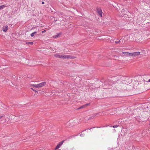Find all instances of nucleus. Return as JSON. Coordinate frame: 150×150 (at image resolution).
<instances>
[{"label":"nucleus","mask_w":150,"mask_h":150,"mask_svg":"<svg viewBox=\"0 0 150 150\" xmlns=\"http://www.w3.org/2000/svg\"><path fill=\"white\" fill-rule=\"evenodd\" d=\"M140 55H145V53L144 51L142 52H134L130 53V57H135L139 56Z\"/></svg>","instance_id":"nucleus-1"},{"label":"nucleus","mask_w":150,"mask_h":150,"mask_svg":"<svg viewBox=\"0 0 150 150\" xmlns=\"http://www.w3.org/2000/svg\"><path fill=\"white\" fill-rule=\"evenodd\" d=\"M60 58L62 59H73L74 58V56L71 55L62 54L60 55Z\"/></svg>","instance_id":"nucleus-2"},{"label":"nucleus","mask_w":150,"mask_h":150,"mask_svg":"<svg viewBox=\"0 0 150 150\" xmlns=\"http://www.w3.org/2000/svg\"><path fill=\"white\" fill-rule=\"evenodd\" d=\"M11 146L10 145L5 146L3 147L2 149H3V150H10L11 149Z\"/></svg>","instance_id":"nucleus-3"},{"label":"nucleus","mask_w":150,"mask_h":150,"mask_svg":"<svg viewBox=\"0 0 150 150\" xmlns=\"http://www.w3.org/2000/svg\"><path fill=\"white\" fill-rule=\"evenodd\" d=\"M46 84V82H42L41 83H40L39 84H38V88H39L40 87H42V86H44Z\"/></svg>","instance_id":"nucleus-4"},{"label":"nucleus","mask_w":150,"mask_h":150,"mask_svg":"<svg viewBox=\"0 0 150 150\" xmlns=\"http://www.w3.org/2000/svg\"><path fill=\"white\" fill-rule=\"evenodd\" d=\"M8 26L6 25L4 26L3 27L2 30L4 32H6L8 29Z\"/></svg>","instance_id":"nucleus-5"},{"label":"nucleus","mask_w":150,"mask_h":150,"mask_svg":"<svg viewBox=\"0 0 150 150\" xmlns=\"http://www.w3.org/2000/svg\"><path fill=\"white\" fill-rule=\"evenodd\" d=\"M122 54H123V56H130V53L126 52H122Z\"/></svg>","instance_id":"nucleus-6"},{"label":"nucleus","mask_w":150,"mask_h":150,"mask_svg":"<svg viewBox=\"0 0 150 150\" xmlns=\"http://www.w3.org/2000/svg\"><path fill=\"white\" fill-rule=\"evenodd\" d=\"M97 12L98 14L100 15V16L102 17V10H100L98 9Z\"/></svg>","instance_id":"nucleus-7"},{"label":"nucleus","mask_w":150,"mask_h":150,"mask_svg":"<svg viewBox=\"0 0 150 150\" xmlns=\"http://www.w3.org/2000/svg\"><path fill=\"white\" fill-rule=\"evenodd\" d=\"M61 34V33H59L58 34L54 36L53 37L54 38H57L59 37L60 35Z\"/></svg>","instance_id":"nucleus-8"},{"label":"nucleus","mask_w":150,"mask_h":150,"mask_svg":"<svg viewBox=\"0 0 150 150\" xmlns=\"http://www.w3.org/2000/svg\"><path fill=\"white\" fill-rule=\"evenodd\" d=\"M36 33H37L36 32H34L32 33L30 35L31 37H33L35 35V34H36Z\"/></svg>","instance_id":"nucleus-9"},{"label":"nucleus","mask_w":150,"mask_h":150,"mask_svg":"<svg viewBox=\"0 0 150 150\" xmlns=\"http://www.w3.org/2000/svg\"><path fill=\"white\" fill-rule=\"evenodd\" d=\"M54 55L56 57L60 58V55H59L58 54H54Z\"/></svg>","instance_id":"nucleus-10"},{"label":"nucleus","mask_w":150,"mask_h":150,"mask_svg":"<svg viewBox=\"0 0 150 150\" xmlns=\"http://www.w3.org/2000/svg\"><path fill=\"white\" fill-rule=\"evenodd\" d=\"M64 141V140H63L62 142H59V143L58 144L59 145H60V146H61L63 144V143Z\"/></svg>","instance_id":"nucleus-11"},{"label":"nucleus","mask_w":150,"mask_h":150,"mask_svg":"<svg viewBox=\"0 0 150 150\" xmlns=\"http://www.w3.org/2000/svg\"><path fill=\"white\" fill-rule=\"evenodd\" d=\"M32 86L33 87L36 88H38V84H33L32 85Z\"/></svg>","instance_id":"nucleus-12"},{"label":"nucleus","mask_w":150,"mask_h":150,"mask_svg":"<svg viewBox=\"0 0 150 150\" xmlns=\"http://www.w3.org/2000/svg\"><path fill=\"white\" fill-rule=\"evenodd\" d=\"M60 146L58 144L57 145L56 148H55V150L57 149H58L60 147Z\"/></svg>","instance_id":"nucleus-13"},{"label":"nucleus","mask_w":150,"mask_h":150,"mask_svg":"<svg viewBox=\"0 0 150 150\" xmlns=\"http://www.w3.org/2000/svg\"><path fill=\"white\" fill-rule=\"evenodd\" d=\"M6 7V6L4 5H3L0 6V10L3 9L4 7Z\"/></svg>","instance_id":"nucleus-14"},{"label":"nucleus","mask_w":150,"mask_h":150,"mask_svg":"<svg viewBox=\"0 0 150 150\" xmlns=\"http://www.w3.org/2000/svg\"><path fill=\"white\" fill-rule=\"evenodd\" d=\"M26 44L32 45L33 44V42H26Z\"/></svg>","instance_id":"nucleus-15"},{"label":"nucleus","mask_w":150,"mask_h":150,"mask_svg":"<svg viewBox=\"0 0 150 150\" xmlns=\"http://www.w3.org/2000/svg\"><path fill=\"white\" fill-rule=\"evenodd\" d=\"M121 40H119L118 41H115V43L117 44L119 43L120 42H121Z\"/></svg>","instance_id":"nucleus-16"},{"label":"nucleus","mask_w":150,"mask_h":150,"mask_svg":"<svg viewBox=\"0 0 150 150\" xmlns=\"http://www.w3.org/2000/svg\"><path fill=\"white\" fill-rule=\"evenodd\" d=\"M118 125H114L113 126V128H116L118 127Z\"/></svg>","instance_id":"nucleus-17"},{"label":"nucleus","mask_w":150,"mask_h":150,"mask_svg":"<svg viewBox=\"0 0 150 150\" xmlns=\"http://www.w3.org/2000/svg\"><path fill=\"white\" fill-rule=\"evenodd\" d=\"M85 106L84 105H83L80 107V108L82 109L83 108L85 107Z\"/></svg>","instance_id":"nucleus-18"},{"label":"nucleus","mask_w":150,"mask_h":150,"mask_svg":"<svg viewBox=\"0 0 150 150\" xmlns=\"http://www.w3.org/2000/svg\"><path fill=\"white\" fill-rule=\"evenodd\" d=\"M4 115L0 116V119L4 117Z\"/></svg>","instance_id":"nucleus-19"},{"label":"nucleus","mask_w":150,"mask_h":150,"mask_svg":"<svg viewBox=\"0 0 150 150\" xmlns=\"http://www.w3.org/2000/svg\"><path fill=\"white\" fill-rule=\"evenodd\" d=\"M89 104H90V103H87L84 105H85V107L86 106L89 105Z\"/></svg>","instance_id":"nucleus-20"},{"label":"nucleus","mask_w":150,"mask_h":150,"mask_svg":"<svg viewBox=\"0 0 150 150\" xmlns=\"http://www.w3.org/2000/svg\"><path fill=\"white\" fill-rule=\"evenodd\" d=\"M145 81H146V82H150V79H149L147 81H145Z\"/></svg>","instance_id":"nucleus-21"},{"label":"nucleus","mask_w":150,"mask_h":150,"mask_svg":"<svg viewBox=\"0 0 150 150\" xmlns=\"http://www.w3.org/2000/svg\"><path fill=\"white\" fill-rule=\"evenodd\" d=\"M19 118H20V119H21H21L22 118L23 116L21 115H19Z\"/></svg>","instance_id":"nucleus-22"},{"label":"nucleus","mask_w":150,"mask_h":150,"mask_svg":"<svg viewBox=\"0 0 150 150\" xmlns=\"http://www.w3.org/2000/svg\"><path fill=\"white\" fill-rule=\"evenodd\" d=\"M45 32H46V30H45L42 31V33H43Z\"/></svg>","instance_id":"nucleus-23"},{"label":"nucleus","mask_w":150,"mask_h":150,"mask_svg":"<svg viewBox=\"0 0 150 150\" xmlns=\"http://www.w3.org/2000/svg\"><path fill=\"white\" fill-rule=\"evenodd\" d=\"M84 134H81L80 135V136L81 137H83V136H84Z\"/></svg>","instance_id":"nucleus-24"},{"label":"nucleus","mask_w":150,"mask_h":150,"mask_svg":"<svg viewBox=\"0 0 150 150\" xmlns=\"http://www.w3.org/2000/svg\"><path fill=\"white\" fill-rule=\"evenodd\" d=\"M133 150H139L138 148H137L135 149H133Z\"/></svg>","instance_id":"nucleus-25"},{"label":"nucleus","mask_w":150,"mask_h":150,"mask_svg":"<svg viewBox=\"0 0 150 150\" xmlns=\"http://www.w3.org/2000/svg\"><path fill=\"white\" fill-rule=\"evenodd\" d=\"M31 89H32L33 91H35V90L33 88H31Z\"/></svg>","instance_id":"nucleus-26"},{"label":"nucleus","mask_w":150,"mask_h":150,"mask_svg":"<svg viewBox=\"0 0 150 150\" xmlns=\"http://www.w3.org/2000/svg\"><path fill=\"white\" fill-rule=\"evenodd\" d=\"M42 4H44V1H42Z\"/></svg>","instance_id":"nucleus-27"},{"label":"nucleus","mask_w":150,"mask_h":150,"mask_svg":"<svg viewBox=\"0 0 150 150\" xmlns=\"http://www.w3.org/2000/svg\"><path fill=\"white\" fill-rule=\"evenodd\" d=\"M81 109V108H80V107L79 108H78L77 109V110H79V109Z\"/></svg>","instance_id":"nucleus-28"},{"label":"nucleus","mask_w":150,"mask_h":150,"mask_svg":"<svg viewBox=\"0 0 150 150\" xmlns=\"http://www.w3.org/2000/svg\"><path fill=\"white\" fill-rule=\"evenodd\" d=\"M109 150H114L112 149H109Z\"/></svg>","instance_id":"nucleus-29"},{"label":"nucleus","mask_w":150,"mask_h":150,"mask_svg":"<svg viewBox=\"0 0 150 150\" xmlns=\"http://www.w3.org/2000/svg\"><path fill=\"white\" fill-rule=\"evenodd\" d=\"M35 92H37V93H38V91H36V90H35Z\"/></svg>","instance_id":"nucleus-30"},{"label":"nucleus","mask_w":150,"mask_h":150,"mask_svg":"<svg viewBox=\"0 0 150 150\" xmlns=\"http://www.w3.org/2000/svg\"><path fill=\"white\" fill-rule=\"evenodd\" d=\"M97 113H96V114H94V115H94V116H95L96 115H97Z\"/></svg>","instance_id":"nucleus-31"},{"label":"nucleus","mask_w":150,"mask_h":150,"mask_svg":"<svg viewBox=\"0 0 150 150\" xmlns=\"http://www.w3.org/2000/svg\"><path fill=\"white\" fill-rule=\"evenodd\" d=\"M123 11H124V9H123V10H122V12H123Z\"/></svg>","instance_id":"nucleus-32"},{"label":"nucleus","mask_w":150,"mask_h":150,"mask_svg":"<svg viewBox=\"0 0 150 150\" xmlns=\"http://www.w3.org/2000/svg\"><path fill=\"white\" fill-rule=\"evenodd\" d=\"M55 21H57V20H55Z\"/></svg>","instance_id":"nucleus-33"}]
</instances>
